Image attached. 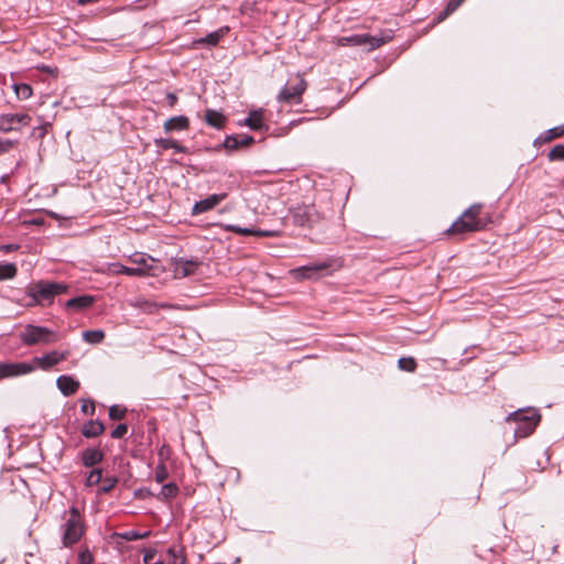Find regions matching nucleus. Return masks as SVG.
<instances>
[{
	"instance_id": "393cba45",
	"label": "nucleus",
	"mask_w": 564,
	"mask_h": 564,
	"mask_svg": "<svg viewBox=\"0 0 564 564\" xmlns=\"http://www.w3.org/2000/svg\"><path fill=\"white\" fill-rule=\"evenodd\" d=\"M228 26L220 28L217 31L207 34L205 37H202L198 42L210 46H215L218 44L220 39L228 33Z\"/></svg>"
},
{
	"instance_id": "ddd939ff",
	"label": "nucleus",
	"mask_w": 564,
	"mask_h": 564,
	"mask_svg": "<svg viewBox=\"0 0 564 564\" xmlns=\"http://www.w3.org/2000/svg\"><path fill=\"white\" fill-rule=\"evenodd\" d=\"M173 274L176 279H183L194 274L199 265L196 260H187L184 258L175 259L173 261Z\"/></svg>"
},
{
	"instance_id": "9d476101",
	"label": "nucleus",
	"mask_w": 564,
	"mask_h": 564,
	"mask_svg": "<svg viewBox=\"0 0 564 564\" xmlns=\"http://www.w3.org/2000/svg\"><path fill=\"white\" fill-rule=\"evenodd\" d=\"M96 272L108 275L126 274L129 276H144V272L141 269H132L119 262L105 263L98 267Z\"/></svg>"
},
{
	"instance_id": "c756f323",
	"label": "nucleus",
	"mask_w": 564,
	"mask_h": 564,
	"mask_svg": "<svg viewBox=\"0 0 564 564\" xmlns=\"http://www.w3.org/2000/svg\"><path fill=\"white\" fill-rule=\"evenodd\" d=\"M17 274V268L13 263H1L0 264V280H9L14 278Z\"/></svg>"
},
{
	"instance_id": "2eb2a0df",
	"label": "nucleus",
	"mask_w": 564,
	"mask_h": 564,
	"mask_svg": "<svg viewBox=\"0 0 564 564\" xmlns=\"http://www.w3.org/2000/svg\"><path fill=\"white\" fill-rule=\"evenodd\" d=\"M226 197H227L226 193L213 194V195L208 196L207 198L195 203V205L193 206L192 213H193V215L206 213V212L213 209L214 207H216Z\"/></svg>"
},
{
	"instance_id": "0eeeda50",
	"label": "nucleus",
	"mask_w": 564,
	"mask_h": 564,
	"mask_svg": "<svg viewBox=\"0 0 564 564\" xmlns=\"http://www.w3.org/2000/svg\"><path fill=\"white\" fill-rule=\"evenodd\" d=\"M388 39L372 36L369 34H354L349 36H340L336 43L339 46H368L369 50H375L384 44Z\"/></svg>"
},
{
	"instance_id": "a878e982",
	"label": "nucleus",
	"mask_w": 564,
	"mask_h": 564,
	"mask_svg": "<svg viewBox=\"0 0 564 564\" xmlns=\"http://www.w3.org/2000/svg\"><path fill=\"white\" fill-rule=\"evenodd\" d=\"M13 89H14V93H15L18 99H20V100H26L33 94L32 87L29 84H24V83L14 84Z\"/></svg>"
},
{
	"instance_id": "20e7f679",
	"label": "nucleus",
	"mask_w": 564,
	"mask_h": 564,
	"mask_svg": "<svg viewBox=\"0 0 564 564\" xmlns=\"http://www.w3.org/2000/svg\"><path fill=\"white\" fill-rule=\"evenodd\" d=\"M84 523L77 508L69 509L68 518L62 525V542L64 546L77 543L84 534Z\"/></svg>"
},
{
	"instance_id": "9b49d317",
	"label": "nucleus",
	"mask_w": 564,
	"mask_h": 564,
	"mask_svg": "<svg viewBox=\"0 0 564 564\" xmlns=\"http://www.w3.org/2000/svg\"><path fill=\"white\" fill-rule=\"evenodd\" d=\"M130 261L137 267L134 269H141L147 275H156L159 271V261L144 253H134L130 258Z\"/></svg>"
},
{
	"instance_id": "6ab92c4d",
	"label": "nucleus",
	"mask_w": 564,
	"mask_h": 564,
	"mask_svg": "<svg viewBox=\"0 0 564 564\" xmlns=\"http://www.w3.org/2000/svg\"><path fill=\"white\" fill-rule=\"evenodd\" d=\"M95 303V297L93 295H80L73 299H69L65 306L70 310L80 311L91 306Z\"/></svg>"
},
{
	"instance_id": "39448f33",
	"label": "nucleus",
	"mask_w": 564,
	"mask_h": 564,
	"mask_svg": "<svg viewBox=\"0 0 564 564\" xmlns=\"http://www.w3.org/2000/svg\"><path fill=\"white\" fill-rule=\"evenodd\" d=\"M66 290L67 286L63 283L39 281L28 288L26 294L35 303H42L45 301L51 303L56 295L66 292Z\"/></svg>"
},
{
	"instance_id": "4c0bfd02",
	"label": "nucleus",
	"mask_w": 564,
	"mask_h": 564,
	"mask_svg": "<svg viewBox=\"0 0 564 564\" xmlns=\"http://www.w3.org/2000/svg\"><path fill=\"white\" fill-rule=\"evenodd\" d=\"M100 480H101V469H98V468L93 469L86 479V486L93 487V486L99 484Z\"/></svg>"
},
{
	"instance_id": "864d4df0",
	"label": "nucleus",
	"mask_w": 564,
	"mask_h": 564,
	"mask_svg": "<svg viewBox=\"0 0 564 564\" xmlns=\"http://www.w3.org/2000/svg\"><path fill=\"white\" fill-rule=\"evenodd\" d=\"M40 130H42L41 134L45 133V130L43 129V127H40Z\"/></svg>"
},
{
	"instance_id": "79ce46f5",
	"label": "nucleus",
	"mask_w": 564,
	"mask_h": 564,
	"mask_svg": "<svg viewBox=\"0 0 564 564\" xmlns=\"http://www.w3.org/2000/svg\"><path fill=\"white\" fill-rule=\"evenodd\" d=\"M80 410L86 415H94L95 413V403L91 400H83Z\"/></svg>"
},
{
	"instance_id": "f8f14e48",
	"label": "nucleus",
	"mask_w": 564,
	"mask_h": 564,
	"mask_svg": "<svg viewBox=\"0 0 564 564\" xmlns=\"http://www.w3.org/2000/svg\"><path fill=\"white\" fill-rule=\"evenodd\" d=\"M33 367L28 362H0V380L9 377L28 375Z\"/></svg>"
},
{
	"instance_id": "58836bf2",
	"label": "nucleus",
	"mask_w": 564,
	"mask_h": 564,
	"mask_svg": "<svg viewBox=\"0 0 564 564\" xmlns=\"http://www.w3.org/2000/svg\"><path fill=\"white\" fill-rule=\"evenodd\" d=\"M127 412L126 408H121L120 405H112L109 409V417L111 420H121L124 417Z\"/></svg>"
},
{
	"instance_id": "3c124183",
	"label": "nucleus",
	"mask_w": 564,
	"mask_h": 564,
	"mask_svg": "<svg viewBox=\"0 0 564 564\" xmlns=\"http://www.w3.org/2000/svg\"><path fill=\"white\" fill-rule=\"evenodd\" d=\"M166 100H167V104L171 108H173L176 102H177V96L173 93H167L166 94Z\"/></svg>"
},
{
	"instance_id": "412c9836",
	"label": "nucleus",
	"mask_w": 564,
	"mask_h": 564,
	"mask_svg": "<svg viewBox=\"0 0 564 564\" xmlns=\"http://www.w3.org/2000/svg\"><path fill=\"white\" fill-rule=\"evenodd\" d=\"M243 124L248 126L251 130L258 131L263 128V110H252L245 119Z\"/></svg>"
},
{
	"instance_id": "a211bd4d",
	"label": "nucleus",
	"mask_w": 564,
	"mask_h": 564,
	"mask_svg": "<svg viewBox=\"0 0 564 564\" xmlns=\"http://www.w3.org/2000/svg\"><path fill=\"white\" fill-rule=\"evenodd\" d=\"M130 305L147 314H153L158 312L159 308L170 307L167 304H159L143 297L135 299L130 303Z\"/></svg>"
},
{
	"instance_id": "5701e85b",
	"label": "nucleus",
	"mask_w": 564,
	"mask_h": 564,
	"mask_svg": "<svg viewBox=\"0 0 564 564\" xmlns=\"http://www.w3.org/2000/svg\"><path fill=\"white\" fill-rule=\"evenodd\" d=\"M205 121L210 127H214L216 129H221L225 126L226 118L221 112H219L217 110L207 109L206 113H205Z\"/></svg>"
},
{
	"instance_id": "603ef678",
	"label": "nucleus",
	"mask_w": 564,
	"mask_h": 564,
	"mask_svg": "<svg viewBox=\"0 0 564 564\" xmlns=\"http://www.w3.org/2000/svg\"><path fill=\"white\" fill-rule=\"evenodd\" d=\"M154 557V552L152 551H148L144 556H143V562L144 563H150Z\"/></svg>"
},
{
	"instance_id": "a18cd8bd",
	"label": "nucleus",
	"mask_w": 564,
	"mask_h": 564,
	"mask_svg": "<svg viewBox=\"0 0 564 564\" xmlns=\"http://www.w3.org/2000/svg\"><path fill=\"white\" fill-rule=\"evenodd\" d=\"M79 564H91L94 562L93 554L86 549L83 550L78 555Z\"/></svg>"
},
{
	"instance_id": "6e6552de",
	"label": "nucleus",
	"mask_w": 564,
	"mask_h": 564,
	"mask_svg": "<svg viewBox=\"0 0 564 564\" xmlns=\"http://www.w3.org/2000/svg\"><path fill=\"white\" fill-rule=\"evenodd\" d=\"M70 355L69 350H51L43 356L34 357L33 364L31 365L33 367V370L35 368H39L43 371H48L56 365L61 364L62 361L66 360Z\"/></svg>"
},
{
	"instance_id": "72a5a7b5",
	"label": "nucleus",
	"mask_w": 564,
	"mask_h": 564,
	"mask_svg": "<svg viewBox=\"0 0 564 564\" xmlns=\"http://www.w3.org/2000/svg\"><path fill=\"white\" fill-rule=\"evenodd\" d=\"M399 368L404 371L413 372L416 368V362L412 357H402L398 361Z\"/></svg>"
},
{
	"instance_id": "2f4dec72",
	"label": "nucleus",
	"mask_w": 564,
	"mask_h": 564,
	"mask_svg": "<svg viewBox=\"0 0 564 564\" xmlns=\"http://www.w3.org/2000/svg\"><path fill=\"white\" fill-rule=\"evenodd\" d=\"M167 554L171 557L170 564H184L185 563V555L180 547H170L167 550Z\"/></svg>"
},
{
	"instance_id": "f03ea898",
	"label": "nucleus",
	"mask_w": 564,
	"mask_h": 564,
	"mask_svg": "<svg viewBox=\"0 0 564 564\" xmlns=\"http://www.w3.org/2000/svg\"><path fill=\"white\" fill-rule=\"evenodd\" d=\"M540 419L541 416L535 409H527L514 411L507 420L517 423L514 435L516 437L523 438L529 436L535 430Z\"/></svg>"
},
{
	"instance_id": "c9c22d12",
	"label": "nucleus",
	"mask_w": 564,
	"mask_h": 564,
	"mask_svg": "<svg viewBox=\"0 0 564 564\" xmlns=\"http://www.w3.org/2000/svg\"><path fill=\"white\" fill-rule=\"evenodd\" d=\"M550 161L564 160V144H556L547 154Z\"/></svg>"
},
{
	"instance_id": "4be33fe9",
	"label": "nucleus",
	"mask_w": 564,
	"mask_h": 564,
	"mask_svg": "<svg viewBox=\"0 0 564 564\" xmlns=\"http://www.w3.org/2000/svg\"><path fill=\"white\" fill-rule=\"evenodd\" d=\"M104 431L105 426L100 421H89L83 425L82 434L89 438L99 436Z\"/></svg>"
},
{
	"instance_id": "8fccbe9b",
	"label": "nucleus",
	"mask_w": 564,
	"mask_h": 564,
	"mask_svg": "<svg viewBox=\"0 0 564 564\" xmlns=\"http://www.w3.org/2000/svg\"><path fill=\"white\" fill-rule=\"evenodd\" d=\"M238 139L240 147H247L253 142V137L251 135H240Z\"/></svg>"
},
{
	"instance_id": "f257e3e1",
	"label": "nucleus",
	"mask_w": 564,
	"mask_h": 564,
	"mask_svg": "<svg viewBox=\"0 0 564 564\" xmlns=\"http://www.w3.org/2000/svg\"><path fill=\"white\" fill-rule=\"evenodd\" d=\"M21 341L26 346L48 345L59 340V335L44 326L28 324L20 333Z\"/></svg>"
},
{
	"instance_id": "a19ab883",
	"label": "nucleus",
	"mask_w": 564,
	"mask_h": 564,
	"mask_svg": "<svg viewBox=\"0 0 564 564\" xmlns=\"http://www.w3.org/2000/svg\"><path fill=\"white\" fill-rule=\"evenodd\" d=\"M149 533H139L137 531H127L124 533H121L120 536L127 541H134V540H139V539H143L148 535Z\"/></svg>"
},
{
	"instance_id": "423d86ee",
	"label": "nucleus",
	"mask_w": 564,
	"mask_h": 564,
	"mask_svg": "<svg viewBox=\"0 0 564 564\" xmlns=\"http://www.w3.org/2000/svg\"><path fill=\"white\" fill-rule=\"evenodd\" d=\"M307 84L302 76L290 78L278 96V101L286 104H300Z\"/></svg>"
},
{
	"instance_id": "c03bdc74",
	"label": "nucleus",
	"mask_w": 564,
	"mask_h": 564,
	"mask_svg": "<svg viewBox=\"0 0 564 564\" xmlns=\"http://www.w3.org/2000/svg\"><path fill=\"white\" fill-rule=\"evenodd\" d=\"M31 121V117L26 113H12V124L14 122L22 123L23 126H28Z\"/></svg>"
},
{
	"instance_id": "e433bc0d",
	"label": "nucleus",
	"mask_w": 564,
	"mask_h": 564,
	"mask_svg": "<svg viewBox=\"0 0 564 564\" xmlns=\"http://www.w3.org/2000/svg\"><path fill=\"white\" fill-rule=\"evenodd\" d=\"M169 477V471L164 463H159L155 468V480L159 484H162Z\"/></svg>"
},
{
	"instance_id": "7ed1b4c3",
	"label": "nucleus",
	"mask_w": 564,
	"mask_h": 564,
	"mask_svg": "<svg viewBox=\"0 0 564 564\" xmlns=\"http://www.w3.org/2000/svg\"><path fill=\"white\" fill-rule=\"evenodd\" d=\"M482 208L481 204H473L469 208H467L462 216L453 223L451 228L448 229L449 234H463V232H471L478 231L484 228V224L478 218L480 210Z\"/></svg>"
},
{
	"instance_id": "f3484780",
	"label": "nucleus",
	"mask_w": 564,
	"mask_h": 564,
	"mask_svg": "<svg viewBox=\"0 0 564 564\" xmlns=\"http://www.w3.org/2000/svg\"><path fill=\"white\" fill-rule=\"evenodd\" d=\"M189 128V119L186 116H175L167 119L163 123V129L165 133H171L174 131H185Z\"/></svg>"
},
{
	"instance_id": "09e8293b",
	"label": "nucleus",
	"mask_w": 564,
	"mask_h": 564,
	"mask_svg": "<svg viewBox=\"0 0 564 564\" xmlns=\"http://www.w3.org/2000/svg\"><path fill=\"white\" fill-rule=\"evenodd\" d=\"M14 142L9 139H0V154L8 152L12 147Z\"/></svg>"
},
{
	"instance_id": "f704fd0d",
	"label": "nucleus",
	"mask_w": 564,
	"mask_h": 564,
	"mask_svg": "<svg viewBox=\"0 0 564 564\" xmlns=\"http://www.w3.org/2000/svg\"><path fill=\"white\" fill-rule=\"evenodd\" d=\"M14 130L12 127V113H4L0 116V132H10Z\"/></svg>"
},
{
	"instance_id": "b1692460",
	"label": "nucleus",
	"mask_w": 564,
	"mask_h": 564,
	"mask_svg": "<svg viewBox=\"0 0 564 564\" xmlns=\"http://www.w3.org/2000/svg\"><path fill=\"white\" fill-rule=\"evenodd\" d=\"M154 143L156 147L161 148L162 150L173 149L177 153L186 152V148L173 139L159 138V139H154Z\"/></svg>"
},
{
	"instance_id": "dca6fc26",
	"label": "nucleus",
	"mask_w": 564,
	"mask_h": 564,
	"mask_svg": "<svg viewBox=\"0 0 564 564\" xmlns=\"http://www.w3.org/2000/svg\"><path fill=\"white\" fill-rule=\"evenodd\" d=\"M56 386L65 397H69L75 394L79 389V381L70 376L63 375L57 378Z\"/></svg>"
},
{
	"instance_id": "49530a36",
	"label": "nucleus",
	"mask_w": 564,
	"mask_h": 564,
	"mask_svg": "<svg viewBox=\"0 0 564 564\" xmlns=\"http://www.w3.org/2000/svg\"><path fill=\"white\" fill-rule=\"evenodd\" d=\"M117 481H118V479L115 477L106 478L100 488V491L104 494L109 492L116 486Z\"/></svg>"
},
{
	"instance_id": "ea45409f",
	"label": "nucleus",
	"mask_w": 564,
	"mask_h": 564,
	"mask_svg": "<svg viewBox=\"0 0 564 564\" xmlns=\"http://www.w3.org/2000/svg\"><path fill=\"white\" fill-rule=\"evenodd\" d=\"M224 148L227 150H237L240 148L239 139L235 135H229L224 141Z\"/></svg>"
},
{
	"instance_id": "37998d69",
	"label": "nucleus",
	"mask_w": 564,
	"mask_h": 564,
	"mask_svg": "<svg viewBox=\"0 0 564 564\" xmlns=\"http://www.w3.org/2000/svg\"><path fill=\"white\" fill-rule=\"evenodd\" d=\"M127 432H128V425L119 424L112 430L111 437L112 438H122L127 434Z\"/></svg>"
},
{
	"instance_id": "aec40b11",
	"label": "nucleus",
	"mask_w": 564,
	"mask_h": 564,
	"mask_svg": "<svg viewBox=\"0 0 564 564\" xmlns=\"http://www.w3.org/2000/svg\"><path fill=\"white\" fill-rule=\"evenodd\" d=\"M104 454L98 448H87L83 452L82 460L84 466L91 467L102 460Z\"/></svg>"
},
{
	"instance_id": "cd10ccee",
	"label": "nucleus",
	"mask_w": 564,
	"mask_h": 564,
	"mask_svg": "<svg viewBox=\"0 0 564 564\" xmlns=\"http://www.w3.org/2000/svg\"><path fill=\"white\" fill-rule=\"evenodd\" d=\"M465 0H449L446 8L438 14L437 21L442 22L451 15Z\"/></svg>"
},
{
	"instance_id": "7c9ffc66",
	"label": "nucleus",
	"mask_w": 564,
	"mask_h": 564,
	"mask_svg": "<svg viewBox=\"0 0 564 564\" xmlns=\"http://www.w3.org/2000/svg\"><path fill=\"white\" fill-rule=\"evenodd\" d=\"M177 492H178L177 486L173 482H170V484L163 485V487L161 488V491L159 494V497L162 499H171V498L175 497L177 495Z\"/></svg>"
},
{
	"instance_id": "473e14b6",
	"label": "nucleus",
	"mask_w": 564,
	"mask_h": 564,
	"mask_svg": "<svg viewBox=\"0 0 564 564\" xmlns=\"http://www.w3.org/2000/svg\"><path fill=\"white\" fill-rule=\"evenodd\" d=\"M564 135V123L554 128H551L544 132L542 137L544 141H551L555 138Z\"/></svg>"
},
{
	"instance_id": "de8ad7c7",
	"label": "nucleus",
	"mask_w": 564,
	"mask_h": 564,
	"mask_svg": "<svg viewBox=\"0 0 564 564\" xmlns=\"http://www.w3.org/2000/svg\"><path fill=\"white\" fill-rule=\"evenodd\" d=\"M170 453H171L170 447L167 445H162L158 452L160 463L165 464V460L169 459V457H170Z\"/></svg>"
},
{
	"instance_id": "1a4fd4ad",
	"label": "nucleus",
	"mask_w": 564,
	"mask_h": 564,
	"mask_svg": "<svg viewBox=\"0 0 564 564\" xmlns=\"http://www.w3.org/2000/svg\"><path fill=\"white\" fill-rule=\"evenodd\" d=\"M292 218L297 226L311 227L318 220V213L314 205H302L293 209Z\"/></svg>"
},
{
	"instance_id": "4468645a",
	"label": "nucleus",
	"mask_w": 564,
	"mask_h": 564,
	"mask_svg": "<svg viewBox=\"0 0 564 564\" xmlns=\"http://www.w3.org/2000/svg\"><path fill=\"white\" fill-rule=\"evenodd\" d=\"M327 268L328 264L326 262L311 263L296 269H292L290 273L293 278L297 280L311 279L315 276L319 271L325 270Z\"/></svg>"
},
{
	"instance_id": "5fc2aeb1",
	"label": "nucleus",
	"mask_w": 564,
	"mask_h": 564,
	"mask_svg": "<svg viewBox=\"0 0 564 564\" xmlns=\"http://www.w3.org/2000/svg\"><path fill=\"white\" fill-rule=\"evenodd\" d=\"M40 130H42L41 134L45 133V130L43 129V127H40Z\"/></svg>"
},
{
	"instance_id": "bb28decb",
	"label": "nucleus",
	"mask_w": 564,
	"mask_h": 564,
	"mask_svg": "<svg viewBox=\"0 0 564 564\" xmlns=\"http://www.w3.org/2000/svg\"><path fill=\"white\" fill-rule=\"evenodd\" d=\"M105 333L100 329L86 330L83 333V339L89 344H99L104 340Z\"/></svg>"
},
{
	"instance_id": "c85d7f7f",
	"label": "nucleus",
	"mask_w": 564,
	"mask_h": 564,
	"mask_svg": "<svg viewBox=\"0 0 564 564\" xmlns=\"http://www.w3.org/2000/svg\"><path fill=\"white\" fill-rule=\"evenodd\" d=\"M227 228H228V230L234 231L239 235H242V236H251V235L268 236L269 235V232H267V231H259V230H253V229H249V228H242L237 225H229Z\"/></svg>"
}]
</instances>
